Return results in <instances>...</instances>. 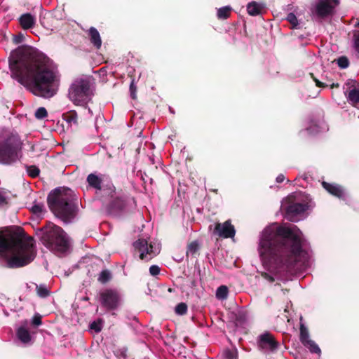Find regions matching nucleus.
Segmentation results:
<instances>
[{"label":"nucleus","instance_id":"obj_1","mask_svg":"<svg viewBox=\"0 0 359 359\" xmlns=\"http://www.w3.org/2000/svg\"><path fill=\"white\" fill-rule=\"evenodd\" d=\"M258 252L265 269L262 276L272 283L284 280L289 273H302L311 265V251L302 232L290 224L276 223L262 232Z\"/></svg>","mask_w":359,"mask_h":359},{"label":"nucleus","instance_id":"obj_2","mask_svg":"<svg viewBox=\"0 0 359 359\" xmlns=\"http://www.w3.org/2000/svg\"><path fill=\"white\" fill-rule=\"evenodd\" d=\"M11 76L36 95L50 98L58 89L60 74L56 65L33 46H18L11 53Z\"/></svg>","mask_w":359,"mask_h":359},{"label":"nucleus","instance_id":"obj_3","mask_svg":"<svg viewBox=\"0 0 359 359\" xmlns=\"http://www.w3.org/2000/svg\"><path fill=\"white\" fill-rule=\"evenodd\" d=\"M36 255L34 239L10 231L0 232V256L6 259V265L14 269L32 262Z\"/></svg>","mask_w":359,"mask_h":359},{"label":"nucleus","instance_id":"obj_4","mask_svg":"<svg viewBox=\"0 0 359 359\" xmlns=\"http://www.w3.org/2000/svg\"><path fill=\"white\" fill-rule=\"evenodd\" d=\"M36 235L47 248L57 255H64L70 248L67 234L61 227L51 222L37 229Z\"/></svg>","mask_w":359,"mask_h":359},{"label":"nucleus","instance_id":"obj_5","mask_svg":"<svg viewBox=\"0 0 359 359\" xmlns=\"http://www.w3.org/2000/svg\"><path fill=\"white\" fill-rule=\"evenodd\" d=\"M72 190L56 188L50 192L47 202L50 210L65 223H69L76 215V207L72 201Z\"/></svg>","mask_w":359,"mask_h":359},{"label":"nucleus","instance_id":"obj_6","mask_svg":"<svg viewBox=\"0 0 359 359\" xmlns=\"http://www.w3.org/2000/svg\"><path fill=\"white\" fill-rule=\"evenodd\" d=\"M22 142L17 135L0 129V163L10 165L22 157Z\"/></svg>","mask_w":359,"mask_h":359},{"label":"nucleus","instance_id":"obj_7","mask_svg":"<svg viewBox=\"0 0 359 359\" xmlns=\"http://www.w3.org/2000/svg\"><path fill=\"white\" fill-rule=\"evenodd\" d=\"M91 76H82L76 79L69 88V98L75 104H86L93 95L91 88Z\"/></svg>","mask_w":359,"mask_h":359},{"label":"nucleus","instance_id":"obj_8","mask_svg":"<svg viewBox=\"0 0 359 359\" xmlns=\"http://www.w3.org/2000/svg\"><path fill=\"white\" fill-rule=\"evenodd\" d=\"M133 247L140 253V258L147 262L158 255L161 251V243L158 241H149L143 238L135 241Z\"/></svg>","mask_w":359,"mask_h":359},{"label":"nucleus","instance_id":"obj_9","mask_svg":"<svg viewBox=\"0 0 359 359\" xmlns=\"http://www.w3.org/2000/svg\"><path fill=\"white\" fill-rule=\"evenodd\" d=\"M101 201L106 205L108 211L111 213L126 210L128 207L134 202L132 198L123 194L116 193L115 190L113 193V197L107 194Z\"/></svg>","mask_w":359,"mask_h":359},{"label":"nucleus","instance_id":"obj_10","mask_svg":"<svg viewBox=\"0 0 359 359\" xmlns=\"http://www.w3.org/2000/svg\"><path fill=\"white\" fill-rule=\"evenodd\" d=\"M86 182L90 188L95 190L96 196L99 198L100 201H102L107 194H108L109 196L113 197L114 186L110 182L104 184L100 175L90 173L87 176Z\"/></svg>","mask_w":359,"mask_h":359},{"label":"nucleus","instance_id":"obj_11","mask_svg":"<svg viewBox=\"0 0 359 359\" xmlns=\"http://www.w3.org/2000/svg\"><path fill=\"white\" fill-rule=\"evenodd\" d=\"M311 207V203L309 202L290 203L286 208L285 217L291 222H297Z\"/></svg>","mask_w":359,"mask_h":359},{"label":"nucleus","instance_id":"obj_12","mask_svg":"<svg viewBox=\"0 0 359 359\" xmlns=\"http://www.w3.org/2000/svg\"><path fill=\"white\" fill-rule=\"evenodd\" d=\"M339 3L340 0H320L313 13L318 18H325L334 13V8Z\"/></svg>","mask_w":359,"mask_h":359},{"label":"nucleus","instance_id":"obj_13","mask_svg":"<svg viewBox=\"0 0 359 359\" xmlns=\"http://www.w3.org/2000/svg\"><path fill=\"white\" fill-rule=\"evenodd\" d=\"M100 301L107 309L114 310L119 305L121 296L116 290L107 289L100 293Z\"/></svg>","mask_w":359,"mask_h":359},{"label":"nucleus","instance_id":"obj_14","mask_svg":"<svg viewBox=\"0 0 359 359\" xmlns=\"http://www.w3.org/2000/svg\"><path fill=\"white\" fill-rule=\"evenodd\" d=\"M259 348L264 353H270L276 351L278 347V343L273 336L269 332H264L258 338Z\"/></svg>","mask_w":359,"mask_h":359},{"label":"nucleus","instance_id":"obj_15","mask_svg":"<svg viewBox=\"0 0 359 359\" xmlns=\"http://www.w3.org/2000/svg\"><path fill=\"white\" fill-rule=\"evenodd\" d=\"M214 233L221 238H232L235 236L236 230L231 221L226 220L224 223H217Z\"/></svg>","mask_w":359,"mask_h":359},{"label":"nucleus","instance_id":"obj_16","mask_svg":"<svg viewBox=\"0 0 359 359\" xmlns=\"http://www.w3.org/2000/svg\"><path fill=\"white\" fill-rule=\"evenodd\" d=\"M323 188L333 196L339 198L345 199L346 193L345 190L339 185L336 184H330L325 182H322Z\"/></svg>","mask_w":359,"mask_h":359},{"label":"nucleus","instance_id":"obj_17","mask_svg":"<svg viewBox=\"0 0 359 359\" xmlns=\"http://www.w3.org/2000/svg\"><path fill=\"white\" fill-rule=\"evenodd\" d=\"M306 130L309 133L316 135L321 131L327 130V126L323 121L311 120Z\"/></svg>","mask_w":359,"mask_h":359},{"label":"nucleus","instance_id":"obj_18","mask_svg":"<svg viewBox=\"0 0 359 359\" xmlns=\"http://www.w3.org/2000/svg\"><path fill=\"white\" fill-rule=\"evenodd\" d=\"M265 9L264 3L251 1L247 4L248 13L251 16H257L263 13Z\"/></svg>","mask_w":359,"mask_h":359},{"label":"nucleus","instance_id":"obj_19","mask_svg":"<svg viewBox=\"0 0 359 359\" xmlns=\"http://www.w3.org/2000/svg\"><path fill=\"white\" fill-rule=\"evenodd\" d=\"M16 335L18 339L23 344H29L31 341L32 337L27 327V323L20 325L16 331Z\"/></svg>","mask_w":359,"mask_h":359},{"label":"nucleus","instance_id":"obj_20","mask_svg":"<svg viewBox=\"0 0 359 359\" xmlns=\"http://www.w3.org/2000/svg\"><path fill=\"white\" fill-rule=\"evenodd\" d=\"M19 22L24 29H28L34 27L36 20L30 13H25L20 17Z\"/></svg>","mask_w":359,"mask_h":359},{"label":"nucleus","instance_id":"obj_21","mask_svg":"<svg viewBox=\"0 0 359 359\" xmlns=\"http://www.w3.org/2000/svg\"><path fill=\"white\" fill-rule=\"evenodd\" d=\"M346 98L350 104L359 109V87H353L351 89L346 95Z\"/></svg>","mask_w":359,"mask_h":359},{"label":"nucleus","instance_id":"obj_22","mask_svg":"<svg viewBox=\"0 0 359 359\" xmlns=\"http://www.w3.org/2000/svg\"><path fill=\"white\" fill-rule=\"evenodd\" d=\"M88 36L90 39V42L95 45H102V40L100 38V35L97 29L93 27H91L88 30Z\"/></svg>","mask_w":359,"mask_h":359},{"label":"nucleus","instance_id":"obj_23","mask_svg":"<svg viewBox=\"0 0 359 359\" xmlns=\"http://www.w3.org/2000/svg\"><path fill=\"white\" fill-rule=\"evenodd\" d=\"M302 317L300 318V335L299 339L302 344H304L306 341H310L309 332L307 327L302 323Z\"/></svg>","mask_w":359,"mask_h":359},{"label":"nucleus","instance_id":"obj_24","mask_svg":"<svg viewBox=\"0 0 359 359\" xmlns=\"http://www.w3.org/2000/svg\"><path fill=\"white\" fill-rule=\"evenodd\" d=\"M232 8L230 6H226L219 8L217 12V17L219 20H226L231 15Z\"/></svg>","mask_w":359,"mask_h":359},{"label":"nucleus","instance_id":"obj_25","mask_svg":"<svg viewBox=\"0 0 359 359\" xmlns=\"http://www.w3.org/2000/svg\"><path fill=\"white\" fill-rule=\"evenodd\" d=\"M229 294V289L226 285L219 286L216 290V297L219 300L226 299Z\"/></svg>","mask_w":359,"mask_h":359},{"label":"nucleus","instance_id":"obj_26","mask_svg":"<svg viewBox=\"0 0 359 359\" xmlns=\"http://www.w3.org/2000/svg\"><path fill=\"white\" fill-rule=\"evenodd\" d=\"M36 293H37L38 296L41 298H46V297H48L50 294V290L44 284H41L39 285H36Z\"/></svg>","mask_w":359,"mask_h":359},{"label":"nucleus","instance_id":"obj_27","mask_svg":"<svg viewBox=\"0 0 359 359\" xmlns=\"http://www.w3.org/2000/svg\"><path fill=\"white\" fill-rule=\"evenodd\" d=\"M340 69H346L350 65L348 58L346 56L342 55L334 60Z\"/></svg>","mask_w":359,"mask_h":359},{"label":"nucleus","instance_id":"obj_28","mask_svg":"<svg viewBox=\"0 0 359 359\" xmlns=\"http://www.w3.org/2000/svg\"><path fill=\"white\" fill-rule=\"evenodd\" d=\"M304 346L308 348L311 353L320 354L321 353L320 348L318 346V344L313 340H310L306 341L304 344Z\"/></svg>","mask_w":359,"mask_h":359},{"label":"nucleus","instance_id":"obj_29","mask_svg":"<svg viewBox=\"0 0 359 359\" xmlns=\"http://www.w3.org/2000/svg\"><path fill=\"white\" fill-rule=\"evenodd\" d=\"M198 248H199V245H198V241H192L187 246V255H194L198 251Z\"/></svg>","mask_w":359,"mask_h":359},{"label":"nucleus","instance_id":"obj_30","mask_svg":"<svg viewBox=\"0 0 359 359\" xmlns=\"http://www.w3.org/2000/svg\"><path fill=\"white\" fill-rule=\"evenodd\" d=\"M111 278V273L108 270H103L99 275L98 280L102 283H106Z\"/></svg>","mask_w":359,"mask_h":359},{"label":"nucleus","instance_id":"obj_31","mask_svg":"<svg viewBox=\"0 0 359 359\" xmlns=\"http://www.w3.org/2000/svg\"><path fill=\"white\" fill-rule=\"evenodd\" d=\"M286 20L290 23L292 28H297L298 20L296 15L293 13L287 14Z\"/></svg>","mask_w":359,"mask_h":359},{"label":"nucleus","instance_id":"obj_32","mask_svg":"<svg viewBox=\"0 0 359 359\" xmlns=\"http://www.w3.org/2000/svg\"><path fill=\"white\" fill-rule=\"evenodd\" d=\"M175 311L178 315H184L187 311V305L183 302L180 303L175 306Z\"/></svg>","mask_w":359,"mask_h":359},{"label":"nucleus","instance_id":"obj_33","mask_svg":"<svg viewBox=\"0 0 359 359\" xmlns=\"http://www.w3.org/2000/svg\"><path fill=\"white\" fill-rule=\"evenodd\" d=\"M128 349L126 347H121L116 349L114 352L116 356L118 359H126Z\"/></svg>","mask_w":359,"mask_h":359},{"label":"nucleus","instance_id":"obj_34","mask_svg":"<svg viewBox=\"0 0 359 359\" xmlns=\"http://www.w3.org/2000/svg\"><path fill=\"white\" fill-rule=\"evenodd\" d=\"M11 36L12 38V42L15 44H19L25 41V36L22 33H18L17 34H11Z\"/></svg>","mask_w":359,"mask_h":359},{"label":"nucleus","instance_id":"obj_35","mask_svg":"<svg viewBox=\"0 0 359 359\" xmlns=\"http://www.w3.org/2000/svg\"><path fill=\"white\" fill-rule=\"evenodd\" d=\"M65 121L69 123H77V114L75 111H70L67 114L65 115Z\"/></svg>","mask_w":359,"mask_h":359},{"label":"nucleus","instance_id":"obj_36","mask_svg":"<svg viewBox=\"0 0 359 359\" xmlns=\"http://www.w3.org/2000/svg\"><path fill=\"white\" fill-rule=\"evenodd\" d=\"M34 115L37 119H43L47 116L48 113L46 108L39 107L36 110Z\"/></svg>","mask_w":359,"mask_h":359},{"label":"nucleus","instance_id":"obj_37","mask_svg":"<svg viewBox=\"0 0 359 359\" xmlns=\"http://www.w3.org/2000/svg\"><path fill=\"white\" fill-rule=\"evenodd\" d=\"M27 171L28 175L32 177H37L40 172V170L34 165L27 167Z\"/></svg>","mask_w":359,"mask_h":359},{"label":"nucleus","instance_id":"obj_38","mask_svg":"<svg viewBox=\"0 0 359 359\" xmlns=\"http://www.w3.org/2000/svg\"><path fill=\"white\" fill-rule=\"evenodd\" d=\"M236 351L234 350L226 349L223 352L224 359H236Z\"/></svg>","mask_w":359,"mask_h":359},{"label":"nucleus","instance_id":"obj_39","mask_svg":"<svg viewBox=\"0 0 359 359\" xmlns=\"http://www.w3.org/2000/svg\"><path fill=\"white\" fill-rule=\"evenodd\" d=\"M32 211L36 215H41L43 212V205L41 203H36L32 208Z\"/></svg>","mask_w":359,"mask_h":359},{"label":"nucleus","instance_id":"obj_40","mask_svg":"<svg viewBox=\"0 0 359 359\" xmlns=\"http://www.w3.org/2000/svg\"><path fill=\"white\" fill-rule=\"evenodd\" d=\"M102 327V324L101 320L93 321L90 324V329L94 330L95 332H99L101 331Z\"/></svg>","mask_w":359,"mask_h":359},{"label":"nucleus","instance_id":"obj_41","mask_svg":"<svg viewBox=\"0 0 359 359\" xmlns=\"http://www.w3.org/2000/svg\"><path fill=\"white\" fill-rule=\"evenodd\" d=\"M160 271V267L157 265H152L149 267V273L153 276L158 275Z\"/></svg>","mask_w":359,"mask_h":359},{"label":"nucleus","instance_id":"obj_42","mask_svg":"<svg viewBox=\"0 0 359 359\" xmlns=\"http://www.w3.org/2000/svg\"><path fill=\"white\" fill-rule=\"evenodd\" d=\"M245 313L242 311H238V314H236V323L241 324L245 321Z\"/></svg>","mask_w":359,"mask_h":359},{"label":"nucleus","instance_id":"obj_43","mask_svg":"<svg viewBox=\"0 0 359 359\" xmlns=\"http://www.w3.org/2000/svg\"><path fill=\"white\" fill-rule=\"evenodd\" d=\"M355 27L358 28L353 33L354 45H359V22L355 24Z\"/></svg>","mask_w":359,"mask_h":359},{"label":"nucleus","instance_id":"obj_44","mask_svg":"<svg viewBox=\"0 0 359 359\" xmlns=\"http://www.w3.org/2000/svg\"><path fill=\"white\" fill-rule=\"evenodd\" d=\"M7 203V197L6 196V193L0 190V207L6 205Z\"/></svg>","mask_w":359,"mask_h":359},{"label":"nucleus","instance_id":"obj_45","mask_svg":"<svg viewBox=\"0 0 359 359\" xmlns=\"http://www.w3.org/2000/svg\"><path fill=\"white\" fill-rule=\"evenodd\" d=\"M130 95H131L132 98L135 99L136 97V94H135L136 87L135 86L134 80H133L130 83Z\"/></svg>","mask_w":359,"mask_h":359},{"label":"nucleus","instance_id":"obj_46","mask_svg":"<svg viewBox=\"0 0 359 359\" xmlns=\"http://www.w3.org/2000/svg\"><path fill=\"white\" fill-rule=\"evenodd\" d=\"M32 323L36 325V326H39L41 324V316H38V315H36L34 318H33V320H32Z\"/></svg>","mask_w":359,"mask_h":359},{"label":"nucleus","instance_id":"obj_47","mask_svg":"<svg viewBox=\"0 0 359 359\" xmlns=\"http://www.w3.org/2000/svg\"><path fill=\"white\" fill-rule=\"evenodd\" d=\"M313 80L314 81L316 82V84L317 86L318 87H322V88H324L325 86H327L328 85L327 84H324L323 82L320 81L319 80H318L316 78H314L313 77Z\"/></svg>","mask_w":359,"mask_h":359},{"label":"nucleus","instance_id":"obj_48","mask_svg":"<svg viewBox=\"0 0 359 359\" xmlns=\"http://www.w3.org/2000/svg\"><path fill=\"white\" fill-rule=\"evenodd\" d=\"M285 176L283 174H280L277 176L276 181L277 183H281L284 181Z\"/></svg>","mask_w":359,"mask_h":359},{"label":"nucleus","instance_id":"obj_49","mask_svg":"<svg viewBox=\"0 0 359 359\" xmlns=\"http://www.w3.org/2000/svg\"><path fill=\"white\" fill-rule=\"evenodd\" d=\"M6 39H7V36L6 35H4L3 37L1 38V43L8 42Z\"/></svg>","mask_w":359,"mask_h":359},{"label":"nucleus","instance_id":"obj_50","mask_svg":"<svg viewBox=\"0 0 359 359\" xmlns=\"http://www.w3.org/2000/svg\"><path fill=\"white\" fill-rule=\"evenodd\" d=\"M354 47H355V52H357V53L359 56V46H354Z\"/></svg>","mask_w":359,"mask_h":359},{"label":"nucleus","instance_id":"obj_51","mask_svg":"<svg viewBox=\"0 0 359 359\" xmlns=\"http://www.w3.org/2000/svg\"><path fill=\"white\" fill-rule=\"evenodd\" d=\"M301 177H302L304 180H307L308 179V177L306 175H302Z\"/></svg>","mask_w":359,"mask_h":359},{"label":"nucleus","instance_id":"obj_52","mask_svg":"<svg viewBox=\"0 0 359 359\" xmlns=\"http://www.w3.org/2000/svg\"><path fill=\"white\" fill-rule=\"evenodd\" d=\"M339 85L338 84H334V83H332V88H334V87H338Z\"/></svg>","mask_w":359,"mask_h":359},{"label":"nucleus","instance_id":"obj_53","mask_svg":"<svg viewBox=\"0 0 359 359\" xmlns=\"http://www.w3.org/2000/svg\"><path fill=\"white\" fill-rule=\"evenodd\" d=\"M88 112H89V113H90V114H92V111H91V110H90V108H88Z\"/></svg>","mask_w":359,"mask_h":359},{"label":"nucleus","instance_id":"obj_54","mask_svg":"<svg viewBox=\"0 0 359 359\" xmlns=\"http://www.w3.org/2000/svg\"><path fill=\"white\" fill-rule=\"evenodd\" d=\"M104 72V70L103 69H102L100 70V72Z\"/></svg>","mask_w":359,"mask_h":359},{"label":"nucleus","instance_id":"obj_55","mask_svg":"<svg viewBox=\"0 0 359 359\" xmlns=\"http://www.w3.org/2000/svg\"><path fill=\"white\" fill-rule=\"evenodd\" d=\"M298 36L300 38L302 36V34H299Z\"/></svg>","mask_w":359,"mask_h":359}]
</instances>
